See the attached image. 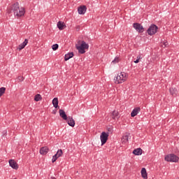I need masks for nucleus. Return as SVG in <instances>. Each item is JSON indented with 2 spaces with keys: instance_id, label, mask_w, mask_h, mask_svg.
Masks as SVG:
<instances>
[{
  "instance_id": "9b49d317",
  "label": "nucleus",
  "mask_w": 179,
  "mask_h": 179,
  "mask_svg": "<svg viewBox=\"0 0 179 179\" xmlns=\"http://www.w3.org/2000/svg\"><path fill=\"white\" fill-rule=\"evenodd\" d=\"M139 113H141V108L136 107L131 111V117H136V115L139 114Z\"/></svg>"
},
{
  "instance_id": "7ed1b4c3",
  "label": "nucleus",
  "mask_w": 179,
  "mask_h": 179,
  "mask_svg": "<svg viewBox=\"0 0 179 179\" xmlns=\"http://www.w3.org/2000/svg\"><path fill=\"white\" fill-rule=\"evenodd\" d=\"M127 80H128V73L125 72H120L114 78L115 83L117 85L124 83V82H127Z\"/></svg>"
},
{
  "instance_id": "412c9836",
  "label": "nucleus",
  "mask_w": 179,
  "mask_h": 179,
  "mask_svg": "<svg viewBox=\"0 0 179 179\" xmlns=\"http://www.w3.org/2000/svg\"><path fill=\"white\" fill-rule=\"evenodd\" d=\"M58 98H54L52 100V104H53V107H55V108H58Z\"/></svg>"
},
{
  "instance_id": "aec40b11",
  "label": "nucleus",
  "mask_w": 179,
  "mask_h": 179,
  "mask_svg": "<svg viewBox=\"0 0 179 179\" xmlns=\"http://www.w3.org/2000/svg\"><path fill=\"white\" fill-rule=\"evenodd\" d=\"M169 92L172 96H177V89L171 87L169 89Z\"/></svg>"
},
{
  "instance_id": "393cba45",
  "label": "nucleus",
  "mask_w": 179,
  "mask_h": 179,
  "mask_svg": "<svg viewBox=\"0 0 179 179\" xmlns=\"http://www.w3.org/2000/svg\"><path fill=\"white\" fill-rule=\"evenodd\" d=\"M121 139H122V143H127L128 142V136L127 135L122 136Z\"/></svg>"
},
{
  "instance_id": "423d86ee",
  "label": "nucleus",
  "mask_w": 179,
  "mask_h": 179,
  "mask_svg": "<svg viewBox=\"0 0 179 179\" xmlns=\"http://www.w3.org/2000/svg\"><path fill=\"white\" fill-rule=\"evenodd\" d=\"M133 27L138 31V33H143L144 29H143V26H142L139 23H134L133 24Z\"/></svg>"
},
{
  "instance_id": "72a5a7b5",
  "label": "nucleus",
  "mask_w": 179,
  "mask_h": 179,
  "mask_svg": "<svg viewBox=\"0 0 179 179\" xmlns=\"http://www.w3.org/2000/svg\"><path fill=\"white\" fill-rule=\"evenodd\" d=\"M178 179H179V178H178Z\"/></svg>"
},
{
  "instance_id": "0eeeda50",
  "label": "nucleus",
  "mask_w": 179,
  "mask_h": 179,
  "mask_svg": "<svg viewBox=\"0 0 179 179\" xmlns=\"http://www.w3.org/2000/svg\"><path fill=\"white\" fill-rule=\"evenodd\" d=\"M8 163L10 166L12 167V169H14V170H17L19 169V165H17V163L15 162L14 159H10Z\"/></svg>"
},
{
  "instance_id": "f3484780",
  "label": "nucleus",
  "mask_w": 179,
  "mask_h": 179,
  "mask_svg": "<svg viewBox=\"0 0 179 179\" xmlns=\"http://www.w3.org/2000/svg\"><path fill=\"white\" fill-rule=\"evenodd\" d=\"M113 134V127H110L108 128V131H103L101 133V135H111Z\"/></svg>"
},
{
  "instance_id": "a878e982",
  "label": "nucleus",
  "mask_w": 179,
  "mask_h": 179,
  "mask_svg": "<svg viewBox=\"0 0 179 179\" xmlns=\"http://www.w3.org/2000/svg\"><path fill=\"white\" fill-rule=\"evenodd\" d=\"M55 155L58 157H61L62 156V150H59Z\"/></svg>"
},
{
  "instance_id": "4be33fe9",
  "label": "nucleus",
  "mask_w": 179,
  "mask_h": 179,
  "mask_svg": "<svg viewBox=\"0 0 179 179\" xmlns=\"http://www.w3.org/2000/svg\"><path fill=\"white\" fill-rule=\"evenodd\" d=\"M112 118L113 120H117V119L119 118V117H118V111L113 110V112L112 113Z\"/></svg>"
},
{
  "instance_id": "f03ea898",
  "label": "nucleus",
  "mask_w": 179,
  "mask_h": 179,
  "mask_svg": "<svg viewBox=\"0 0 179 179\" xmlns=\"http://www.w3.org/2000/svg\"><path fill=\"white\" fill-rule=\"evenodd\" d=\"M76 48L79 54H85L86 52L85 50H89V44L86 43L85 41H78L76 45Z\"/></svg>"
},
{
  "instance_id": "1a4fd4ad",
  "label": "nucleus",
  "mask_w": 179,
  "mask_h": 179,
  "mask_svg": "<svg viewBox=\"0 0 179 179\" xmlns=\"http://www.w3.org/2000/svg\"><path fill=\"white\" fill-rule=\"evenodd\" d=\"M100 139L101 142V146H103V145H106L107 141H108V135H101Z\"/></svg>"
},
{
  "instance_id": "bb28decb",
  "label": "nucleus",
  "mask_w": 179,
  "mask_h": 179,
  "mask_svg": "<svg viewBox=\"0 0 179 179\" xmlns=\"http://www.w3.org/2000/svg\"><path fill=\"white\" fill-rule=\"evenodd\" d=\"M58 44H54L52 45V50H53V51H57V50H58Z\"/></svg>"
},
{
  "instance_id": "6e6552de",
  "label": "nucleus",
  "mask_w": 179,
  "mask_h": 179,
  "mask_svg": "<svg viewBox=\"0 0 179 179\" xmlns=\"http://www.w3.org/2000/svg\"><path fill=\"white\" fill-rule=\"evenodd\" d=\"M86 10H87L86 6H80L78 9L79 15H85V13H86Z\"/></svg>"
},
{
  "instance_id": "c85d7f7f",
  "label": "nucleus",
  "mask_w": 179,
  "mask_h": 179,
  "mask_svg": "<svg viewBox=\"0 0 179 179\" xmlns=\"http://www.w3.org/2000/svg\"><path fill=\"white\" fill-rule=\"evenodd\" d=\"M120 62V57H115L114 60L112 62V64H115Z\"/></svg>"
},
{
  "instance_id": "a211bd4d",
  "label": "nucleus",
  "mask_w": 179,
  "mask_h": 179,
  "mask_svg": "<svg viewBox=\"0 0 179 179\" xmlns=\"http://www.w3.org/2000/svg\"><path fill=\"white\" fill-rule=\"evenodd\" d=\"M133 154L135 155L136 156H141V155H142V149L141 148L135 149L133 151Z\"/></svg>"
},
{
  "instance_id": "7c9ffc66",
  "label": "nucleus",
  "mask_w": 179,
  "mask_h": 179,
  "mask_svg": "<svg viewBox=\"0 0 179 179\" xmlns=\"http://www.w3.org/2000/svg\"><path fill=\"white\" fill-rule=\"evenodd\" d=\"M163 45H164V47H167V45H169V43L164 42V43H163Z\"/></svg>"
},
{
  "instance_id": "cd10ccee",
  "label": "nucleus",
  "mask_w": 179,
  "mask_h": 179,
  "mask_svg": "<svg viewBox=\"0 0 179 179\" xmlns=\"http://www.w3.org/2000/svg\"><path fill=\"white\" fill-rule=\"evenodd\" d=\"M23 80H24V76H20L17 78V82H23Z\"/></svg>"
},
{
  "instance_id": "6ab92c4d",
  "label": "nucleus",
  "mask_w": 179,
  "mask_h": 179,
  "mask_svg": "<svg viewBox=\"0 0 179 179\" xmlns=\"http://www.w3.org/2000/svg\"><path fill=\"white\" fill-rule=\"evenodd\" d=\"M73 52H69L68 54H66L64 56V61H68L71 59V58H73Z\"/></svg>"
},
{
  "instance_id": "b1692460",
  "label": "nucleus",
  "mask_w": 179,
  "mask_h": 179,
  "mask_svg": "<svg viewBox=\"0 0 179 179\" xmlns=\"http://www.w3.org/2000/svg\"><path fill=\"white\" fill-rule=\"evenodd\" d=\"M5 92H6V88L4 87H2L0 88V97H2L3 94H5Z\"/></svg>"
},
{
  "instance_id": "f8f14e48",
  "label": "nucleus",
  "mask_w": 179,
  "mask_h": 179,
  "mask_svg": "<svg viewBox=\"0 0 179 179\" xmlns=\"http://www.w3.org/2000/svg\"><path fill=\"white\" fill-rule=\"evenodd\" d=\"M66 121L70 127H75V120L72 117H68Z\"/></svg>"
},
{
  "instance_id": "4468645a",
  "label": "nucleus",
  "mask_w": 179,
  "mask_h": 179,
  "mask_svg": "<svg viewBox=\"0 0 179 179\" xmlns=\"http://www.w3.org/2000/svg\"><path fill=\"white\" fill-rule=\"evenodd\" d=\"M48 147H42L41 149H40V151H39V153L41 155H47L48 153Z\"/></svg>"
},
{
  "instance_id": "39448f33",
  "label": "nucleus",
  "mask_w": 179,
  "mask_h": 179,
  "mask_svg": "<svg viewBox=\"0 0 179 179\" xmlns=\"http://www.w3.org/2000/svg\"><path fill=\"white\" fill-rule=\"evenodd\" d=\"M157 29H159L157 26L152 24L147 30V33L149 36H153L157 33Z\"/></svg>"
},
{
  "instance_id": "2eb2a0df",
  "label": "nucleus",
  "mask_w": 179,
  "mask_h": 179,
  "mask_svg": "<svg viewBox=\"0 0 179 179\" xmlns=\"http://www.w3.org/2000/svg\"><path fill=\"white\" fill-rule=\"evenodd\" d=\"M57 27H58L59 30H64V29H65V27H66V25L65 24V22L59 21L57 22Z\"/></svg>"
},
{
  "instance_id": "c756f323",
  "label": "nucleus",
  "mask_w": 179,
  "mask_h": 179,
  "mask_svg": "<svg viewBox=\"0 0 179 179\" xmlns=\"http://www.w3.org/2000/svg\"><path fill=\"white\" fill-rule=\"evenodd\" d=\"M58 159V157L55 155L53 157H52V163H55V162H57V159Z\"/></svg>"
},
{
  "instance_id": "f257e3e1",
  "label": "nucleus",
  "mask_w": 179,
  "mask_h": 179,
  "mask_svg": "<svg viewBox=\"0 0 179 179\" xmlns=\"http://www.w3.org/2000/svg\"><path fill=\"white\" fill-rule=\"evenodd\" d=\"M10 9L17 19H19V17H23V16H24V13H26V9L23 7H20L17 2L13 3L11 6Z\"/></svg>"
},
{
  "instance_id": "2f4dec72",
  "label": "nucleus",
  "mask_w": 179,
  "mask_h": 179,
  "mask_svg": "<svg viewBox=\"0 0 179 179\" xmlns=\"http://www.w3.org/2000/svg\"><path fill=\"white\" fill-rule=\"evenodd\" d=\"M139 61L140 60L137 59L136 60L134 61V64H139Z\"/></svg>"
},
{
  "instance_id": "5701e85b",
  "label": "nucleus",
  "mask_w": 179,
  "mask_h": 179,
  "mask_svg": "<svg viewBox=\"0 0 179 179\" xmlns=\"http://www.w3.org/2000/svg\"><path fill=\"white\" fill-rule=\"evenodd\" d=\"M41 100H43V97H41V95L40 94L35 95L34 96L35 101H41Z\"/></svg>"
},
{
  "instance_id": "20e7f679",
  "label": "nucleus",
  "mask_w": 179,
  "mask_h": 179,
  "mask_svg": "<svg viewBox=\"0 0 179 179\" xmlns=\"http://www.w3.org/2000/svg\"><path fill=\"white\" fill-rule=\"evenodd\" d=\"M164 159L166 160V162H172L173 163H177V162H178L179 160V157L174 154H171L166 155Z\"/></svg>"
},
{
  "instance_id": "473e14b6",
  "label": "nucleus",
  "mask_w": 179,
  "mask_h": 179,
  "mask_svg": "<svg viewBox=\"0 0 179 179\" xmlns=\"http://www.w3.org/2000/svg\"><path fill=\"white\" fill-rule=\"evenodd\" d=\"M137 59L138 60L142 59V57H141V55L137 56Z\"/></svg>"
},
{
  "instance_id": "9d476101",
  "label": "nucleus",
  "mask_w": 179,
  "mask_h": 179,
  "mask_svg": "<svg viewBox=\"0 0 179 179\" xmlns=\"http://www.w3.org/2000/svg\"><path fill=\"white\" fill-rule=\"evenodd\" d=\"M28 43L29 40L24 39V42L18 45L17 50H19V51H22V50H23V48H24Z\"/></svg>"
},
{
  "instance_id": "dca6fc26",
  "label": "nucleus",
  "mask_w": 179,
  "mask_h": 179,
  "mask_svg": "<svg viewBox=\"0 0 179 179\" xmlns=\"http://www.w3.org/2000/svg\"><path fill=\"white\" fill-rule=\"evenodd\" d=\"M141 177H143L144 179H148V172H146V169L143 168L141 169Z\"/></svg>"
},
{
  "instance_id": "ddd939ff",
  "label": "nucleus",
  "mask_w": 179,
  "mask_h": 179,
  "mask_svg": "<svg viewBox=\"0 0 179 179\" xmlns=\"http://www.w3.org/2000/svg\"><path fill=\"white\" fill-rule=\"evenodd\" d=\"M59 115L62 118H63L65 121L66 120H68V116L66 115V113H65V111L62 109H60L59 110Z\"/></svg>"
}]
</instances>
